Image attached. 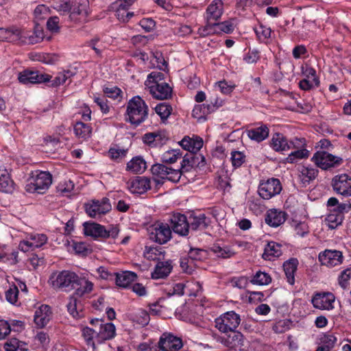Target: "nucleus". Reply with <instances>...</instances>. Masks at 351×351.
Returning a JSON list of instances; mask_svg holds the SVG:
<instances>
[{"label": "nucleus", "mask_w": 351, "mask_h": 351, "mask_svg": "<svg viewBox=\"0 0 351 351\" xmlns=\"http://www.w3.org/2000/svg\"><path fill=\"white\" fill-rule=\"evenodd\" d=\"M127 114L132 124L139 125L148 115V106L139 96L134 97L128 103Z\"/></svg>", "instance_id": "nucleus-1"}, {"label": "nucleus", "mask_w": 351, "mask_h": 351, "mask_svg": "<svg viewBox=\"0 0 351 351\" xmlns=\"http://www.w3.org/2000/svg\"><path fill=\"white\" fill-rule=\"evenodd\" d=\"M52 183V176L47 171H35L32 172L29 183L25 186L28 193L43 194Z\"/></svg>", "instance_id": "nucleus-2"}, {"label": "nucleus", "mask_w": 351, "mask_h": 351, "mask_svg": "<svg viewBox=\"0 0 351 351\" xmlns=\"http://www.w3.org/2000/svg\"><path fill=\"white\" fill-rule=\"evenodd\" d=\"M78 278L79 276L75 272L63 270L52 274L50 280L54 288L69 291L75 288V283L77 282Z\"/></svg>", "instance_id": "nucleus-3"}, {"label": "nucleus", "mask_w": 351, "mask_h": 351, "mask_svg": "<svg viewBox=\"0 0 351 351\" xmlns=\"http://www.w3.org/2000/svg\"><path fill=\"white\" fill-rule=\"evenodd\" d=\"M149 239L159 244H165L171 238V229L167 223L156 221L148 228Z\"/></svg>", "instance_id": "nucleus-4"}, {"label": "nucleus", "mask_w": 351, "mask_h": 351, "mask_svg": "<svg viewBox=\"0 0 351 351\" xmlns=\"http://www.w3.org/2000/svg\"><path fill=\"white\" fill-rule=\"evenodd\" d=\"M241 322L239 315L229 311L215 319V327L221 332L228 333L235 330Z\"/></svg>", "instance_id": "nucleus-5"}, {"label": "nucleus", "mask_w": 351, "mask_h": 351, "mask_svg": "<svg viewBox=\"0 0 351 351\" xmlns=\"http://www.w3.org/2000/svg\"><path fill=\"white\" fill-rule=\"evenodd\" d=\"M90 324L97 328V332L95 340L98 343H101L106 340L112 339L116 335V328L112 323H104L102 319H93Z\"/></svg>", "instance_id": "nucleus-6"}, {"label": "nucleus", "mask_w": 351, "mask_h": 351, "mask_svg": "<svg viewBox=\"0 0 351 351\" xmlns=\"http://www.w3.org/2000/svg\"><path fill=\"white\" fill-rule=\"evenodd\" d=\"M312 160L314 161L317 167L324 170L338 167L343 162L341 158L324 151L317 152L312 158Z\"/></svg>", "instance_id": "nucleus-7"}, {"label": "nucleus", "mask_w": 351, "mask_h": 351, "mask_svg": "<svg viewBox=\"0 0 351 351\" xmlns=\"http://www.w3.org/2000/svg\"><path fill=\"white\" fill-rule=\"evenodd\" d=\"M111 207L110 200L107 197H103L101 200H92L91 202L85 204L86 213L93 218L106 214L111 210Z\"/></svg>", "instance_id": "nucleus-8"}, {"label": "nucleus", "mask_w": 351, "mask_h": 351, "mask_svg": "<svg viewBox=\"0 0 351 351\" xmlns=\"http://www.w3.org/2000/svg\"><path fill=\"white\" fill-rule=\"evenodd\" d=\"M281 191L282 185L277 178H270L266 181H263L258 186L259 195L265 199H271L279 194Z\"/></svg>", "instance_id": "nucleus-9"}, {"label": "nucleus", "mask_w": 351, "mask_h": 351, "mask_svg": "<svg viewBox=\"0 0 351 351\" xmlns=\"http://www.w3.org/2000/svg\"><path fill=\"white\" fill-rule=\"evenodd\" d=\"M333 191L342 196H351V176L346 173L335 176L331 181Z\"/></svg>", "instance_id": "nucleus-10"}, {"label": "nucleus", "mask_w": 351, "mask_h": 351, "mask_svg": "<svg viewBox=\"0 0 351 351\" xmlns=\"http://www.w3.org/2000/svg\"><path fill=\"white\" fill-rule=\"evenodd\" d=\"M231 333L220 337L219 341L225 346L239 351H245L246 346L243 336L241 332L235 330L230 331Z\"/></svg>", "instance_id": "nucleus-11"}, {"label": "nucleus", "mask_w": 351, "mask_h": 351, "mask_svg": "<svg viewBox=\"0 0 351 351\" xmlns=\"http://www.w3.org/2000/svg\"><path fill=\"white\" fill-rule=\"evenodd\" d=\"M87 0H74L71 1V7L69 12V19L71 21H85L88 16Z\"/></svg>", "instance_id": "nucleus-12"}, {"label": "nucleus", "mask_w": 351, "mask_h": 351, "mask_svg": "<svg viewBox=\"0 0 351 351\" xmlns=\"http://www.w3.org/2000/svg\"><path fill=\"white\" fill-rule=\"evenodd\" d=\"M158 344L157 351H178L183 346L181 339L167 333L160 337Z\"/></svg>", "instance_id": "nucleus-13"}, {"label": "nucleus", "mask_w": 351, "mask_h": 351, "mask_svg": "<svg viewBox=\"0 0 351 351\" xmlns=\"http://www.w3.org/2000/svg\"><path fill=\"white\" fill-rule=\"evenodd\" d=\"M48 75L40 74L36 71L25 70L19 74V81L25 85L39 84L50 80Z\"/></svg>", "instance_id": "nucleus-14"}, {"label": "nucleus", "mask_w": 351, "mask_h": 351, "mask_svg": "<svg viewBox=\"0 0 351 351\" xmlns=\"http://www.w3.org/2000/svg\"><path fill=\"white\" fill-rule=\"evenodd\" d=\"M318 258L322 265L328 267L339 265L343 262L342 252L338 250H326L319 253Z\"/></svg>", "instance_id": "nucleus-15"}, {"label": "nucleus", "mask_w": 351, "mask_h": 351, "mask_svg": "<svg viewBox=\"0 0 351 351\" xmlns=\"http://www.w3.org/2000/svg\"><path fill=\"white\" fill-rule=\"evenodd\" d=\"M303 75L305 78L299 82L300 88L304 90H309L319 85V78L316 75V71L311 66H306L303 68Z\"/></svg>", "instance_id": "nucleus-16"}, {"label": "nucleus", "mask_w": 351, "mask_h": 351, "mask_svg": "<svg viewBox=\"0 0 351 351\" xmlns=\"http://www.w3.org/2000/svg\"><path fill=\"white\" fill-rule=\"evenodd\" d=\"M47 241V237L44 234H32L29 236L27 240L20 242L19 248L25 252L33 250L35 248L40 247Z\"/></svg>", "instance_id": "nucleus-17"}, {"label": "nucleus", "mask_w": 351, "mask_h": 351, "mask_svg": "<svg viewBox=\"0 0 351 351\" xmlns=\"http://www.w3.org/2000/svg\"><path fill=\"white\" fill-rule=\"evenodd\" d=\"M173 231L181 236H186L189 231V222L184 215L174 214L170 219Z\"/></svg>", "instance_id": "nucleus-18"}, {"label": "nucleus", "mask_w": 351, "mask_h": 351, "mask_svg": "<svg viewBox=\"0 0 351 351\" xmlns=\"http://www.w3.org/2000/svg\"><path fill=\"white\" fill-rule=\"evenodd\" d=\"M335 296L331 293H317L312 298V304L316 308L321 310H330L333 308Z\"/></svg>", "instance_id": "nucleus-19"}, {"label": "nucleus", "mask_w": 351, "mask_h": 351, "mask_svg": "<svg viewBox=\"0 0 351 351\" xmlns=\"http://www.w3.org/2000/svg\"><path fill=\"white\" fill-rule=\"evenodd\" d=\"M150 94L157 99H167L171 96L172 88L166 82L147 85Z\"/></svg>", "instance_id": "nucleus-20"}, {"label": "nucleus", "mask_w": 351, "mask_h": 351, "mask_svg": "<svg viewBox=\"0 0 351 351\" xmlns=\"http://www.w3.org/2000/svg\"><path fill=\"white\" fill-rule=\"evenodd\" d=\"M223 12V3L221 0H213L208 6L205 18L208 23H215L221 16Z\"/></svg>", "instance_id": "nucleus-21"}, {"label": "nucleus", "mask_w": 351, "mask_h": 351, "mask_svg": "<svg viewBox=\"0 0 351 351\" xmlns=\"http://www.w3.org/2000/svg\"><path fill=\"white\" fill-rule=\"evenodd\" d=\"M51 318V308L48 305H41L36 311L34 320L39 328H44Z\"/></svg>", "instance_id": "nucleus-22"}, {"label": "nucleus", "mask_w": 351, "mask_h": 351, "mask_svg": "<svg viewBox=\"0 0 351 351\" xmlns=\"http://www.w3.org/2000/svg\"><path fill=\"white\" fill-rule=\"evenodd\" d=\"M152 181L147 177H137L129 185L130 191L133 193L143 194L151 189Z\"/></svg>", "instance_id": "nucleus-23"}, {"label": "nucleus", "mask_w": 351, "mask_h": 351, "mask_svg": "<svg viewBox=\"0 0 351 351\" xmlns=\"http://www.w3.org/2000/svg\"><path fill=\"white\" fill-rule=\"evenodd\" d=\"M189 229L192 230H204L211 223V220L204 214L191 215L189 219Z\"/></svg>", "instance_id": "nucleus-24"}, {"label": "nucleus", "mask_w": 351, "mask_h": 351, "mask_svg": "<svg viewBox=\"0 0 351 351\" xmlns=\"http://www.w3.org/2000/svg\"><path fill=\"white\" fill-rule=\"evenodd\" d=\"M84 232L86 236L94 239L101 238L106 236V229L104 226L95 222H85L83 224Z\"/></svg>", "instance_id": "nucleus-25"}, {"label": "nucleus", "mask_w": 351, "mask_h": 351, "mask_svg": "<svg viewBox=\"0 0 351 351\" xmlns=\"http://www.w3.org/2000/svg\"><path fill=\"white\" fill-rule=\"evenodd\" d=\"M94 284L86 279L85 277L79 276L77 282L75 283V288L73 295L78 298H82L88 295L93 290Z\"/></svg>", "instance_id": "nucleus-26"}, {"label": "nucleus", "mask_w": 351, "mask_h": 351, "mask_svg": "<svg viewBox=\"0 0 351 351\" xmlns=\"http://www.w3.org/2000/svg\"><path fill=\"white\" fill-rule=\"evenodd\" d=\"M179 143L184 149L192 154L197 153L202 147L203 140L199 136L192 138L184 136Z\"/></svg>", "instance_id": "nucleus-27"}, {"label": "nucleus", "mask_w": 351, "mask_h": 351, "mask_svg": "<svg viewBox=\"0 0 351 351\" xmlns=\"http://www.w3.org/2000/svg\"><path fill=\"white\" fill-rule=\"evenodd\" d=\"M172 262L170 260L158 262L153 272L152 278L153 279L165 278L169 276L172 270Z\"/></svg>", "instance_id": "nucleus-28"}, {"label": "nucleus", "mask_w": 351, "mask_h": 351, "mask_svg": "<svg viewBox=\"0 0 351 351\" xmlns=\"http://www.w3.org/2000/svg\"><path fill=\"white\" fill-rule=\"evenodd\" d=\"M282 254V245L276 242L270 241L265 247L263 258L267 261H272L280 257Z\"/></svg>", "instance_id": "nucleus-29"}, {"label": "nucleus", "mask_w": 351, "mask_h": 351, "mask_svg": "<svg viewBox=\"0 0 351 351\" xmlns=\"http://www.w3.org/2000/svg\"><path fill=\"white\" fill-rule=\"evenodd\" d=\"M287 214L278 210H270L265 218V222L272 227H278L286 220Z\"/></svg>", "instance_id": "nucleus-30"}, {"label": "nucleus", "mask_w": 351, "mask_h": 351, "mask_svg": "<svg viewBox=\"0 0 351 351\" xmlns=\"http://www.w3.org/2000/svg\"><path fill=\"white\" fill-rule=\"evenodd\" d=\"M116 285L119 287L126 288L135 281L137 276L134 272L125 271L122 273H114Z\"/></svg>", "instance_id": "nucleus-31"}, {"label": "nucleus", "mask_w": 351, "mask_h": 351, "mask_svg": "<svg viewBox=\"0 0 351 351\" xmlns=\"http://www.w3.org/2000/svg\"><path fill=\"white\" fill-rule=\"evenodd\" d=\"M298 261L295 258H291L283 264V268L287 282L293 285L295 283V273L298 269Z\"/></svg>", "instance_id": "nucleus-32"}, {"label": "nucleus", "mask_w": 351, "mask_h": 351, "mask_svg": "<svg viewBox=\"0 0 351 351\" xmlns=\"http://www.w3.org/2000/svg\"><path fill=\"white\" fill-rule=\"evenodd\" d=\"M318 173L316 168L302 167L300 170L299 179L302 186H306L312 180L315 179Z\"/></svg>", "instance_id": "nucleus-33"}, {"label": "nucleus", "mask_w": 351, "mask_h": 351, "mask_svg": "<svg viewBox=\"0 0 351 351\" xmlns=\"http://www.w3.org/2000/svg\"><path fill=\"white\" fill-rule=\"evenodd\" d=\"M289 141L280 133L275 134L271 140V146L276 152H285L290 149Z\"/></svg>", "instance_id": "nucleus-34"}, {"label": "nucleus", "mask_w": 351, "mask_h": 351, "mask_svg": "<svg viewBox=\"0 0 351 351\" xmlns=\"http://www.w3.org/2000/svg\"><path fill=\"white\" fill-rule=\"evenodd\" d=\"M269 128L266 125L250 129L247 131V136L256 142H261L269 136Z\"/></svg>", "instance_id": "nucleus-35"}, {"label": "nucleus", "mask_w": 351, "mask_h": 351, "mask_svg": "<svg viewBox=\"0 0 351 351\" xmlns=\"http://www.w3.org/2000/svg\"><path fill=\"white\" fill-rule=\"evenodd\" d=\"M14 190V182L5 169H0V191L11 193Z\"/></svg>", "instance_id": "nucleus-36"}, {"label": "nucleus", "mask_w": 351, "mask_h": 351, "mask_svg": "<svg viewBox=\"0 0 351 351\" xmlns=\"http://www.w3.org/2000/svg\"><path fill=\"white\" fill-rule=\"evenodd\" d=\"M126 169L134 173H142L146 169V162L141 157H134L127 163Z\"/></svg>", "instance_id": "nucleus-37"}, {"label": "nucleus", "mask_w": 351, "mask_h": 351, "mask_svg": "<svg viewBox=\"0 0 351 351\" xmlns=\"http://www.w3.org/2000/svg\"><path fill=\"white\" fill-rule=\"evenodd\" d=\"M25 45H34L40 43L44 38L43 29L36 26L34 31L27 30L26 32Z\"/></svg>", "instance_id": "nucleus-38"}, {"label": "nucleus", "mask_w": 351, "mask_h": 351, "mask_svg": "<svg viewBox=\"0 0 351 351\" xmlns=\"http://www.w3.org/2000/svg\"><path fill=\"white\" fill-rule=\"evenodd\" d=\"M74 132L78 138L86 140L90 137L92 128L88 124L79 121L74 125Z\"/></svg>", "instance_id": "nucleus-39"}, {"label": "nucleus", "mask_w": 351, "mask_h": 351, "mask_svg": "<svg viewBox=\"0 0 351 351\" xmlns=\"http://www.w3.org/2000/svg\"><path fill=\"white\" fill-rule=\"evenodd\" d=\"M5 351H27V344L16 338H12L4 343Z\"/></svg>", "instance_id": "nucleus-40"}, {"label": "nucleus", "mask_w": 351, "mask_h": 351, "mask_svg": "<svg viewBox=\"0 0 351 351\" xmlns=\"http://www.w3.org/2000/svg\"><path fill=\"white\" fill-rule=\"evenodd\" d=\"M26 32L27 29L25 28L12 26L11 43L19 45H25Z\"/></svg>", "instance_id": "nucleus-41"}, {"label": "nucleus", "mask_w": 351, "mask_h": 351, "mask_svg": "<svg viewBox=\"0 0 351 351\" xmlns=\"http://www.w3.org/2000/svg\"><path fill=\"white\" fill-rule=\"evenodd\" d=\"M182 157L180 149H169L162 154L161 160L163 163L173 164Z\"/></svg>", "instance_id": "nucleus-42"}, {"label": "nucleus", "mask_w": 351, "mask_h": 351, "mask_svg": "<svg viewBox=\"0 0 351 351\" xmlns=\"http://www.w3.org/2000/svg\"><path fill=\"white\" fill-rule=\"evenodd\" d=\"M210 250L219 258H228L234 254V252L230 249V247L226 245L221 247L218 244H214L211 247Z\"/></svg>", "instance_id": "nucleus-43"}, {"label": "nucleus", "mask_w": 351, "mask_h": 351, "mask_svg": "<svg viewBox=\"0 0 351 351\" xmlns=\"http://www.w3.org/2000/svg\"><path fill=\"white\" fill-rule=\"evenodd\" d=\"M271 282V277L266 272L257 271L250 280V282L256 285H267Z\"/></svg>", "instance_id": "nucleus-44"}, {"label": "nucleus", "mask_w": 351, "mask_h": 351, "mask_svg": "<svg viewBox=\"0 0 351 351\" xmlns=\"http://www.w3.org/2000/svg\"><path fill=\"white\" fill-rule=\"evenodd\" d=\"M97 332V328H91L89 327H85L82 330L83 337L84 338L86 343L93 348H95L94 339H95Z\"/></svg>", "instance_id": "nucleus-45"}, {"label": "nucleus", "mask_w": 351, "mask_h": 351, "mask_svg": "<svg viewBox=\"0 0 351 351\" xmlns=\"http://www.w3.org/2000/svg\"><path fill=\"white\" fill-rule=\"evenodd\" d=\"M169 168L163 164L157 163L152 167L151 170L154 176H156L161 179H167Z\"/></svg>", "instance_id": "nucleus-46"}, {"label": "nucleus", "mask_w": 351, "mask_h": 351, "mask_svg": "<svg viewBox=\"0 0 351 351\" xmlns=\"http://www.w3.org/2000/svg\"><path fill=\"white\" fill-rule=\"evenodd\" d=\"M74 75L75 73L70 70L60 72L53 80L52 85L56 86H60V84L65 83L68 79H70Z\"/></svg>", "instance_id": "nucleus-47"}, {"label": "nucleus", "mask_w": 351, "mask_h": 351, "mask_svg": "<svg viewBox=\"0 0 351 351\" xmlns=\"http://www.w3.org/2000/svg\"><path fill=\"white\" fill-rule=\"evenodd\" d=\"M308 156V151L306 149H295L289 154L287 158V161L290 163L295 162L298 159L307 158Z\"/></svg>", "instance_id": "nucleus-48"}, {"label": "nucleus", "mask_w": 351, "mask_h": 351, "mask_svg": "<svg viewBox=\"0 0 351 351\" xmlns=\"http://www.w3.org/2000/svg\"><path fill=\"white\" fill-rule=\"evenodd\" d=\"M172 108L167 103H162L155 107L156 112L162 119H166L171 114Z\"/></svg>", "instance_id": "nucleus-49"}, {"label": "nucleus", "mask_w": 351, "mask_h": 351, "mask_svg": "<svg viewBox=\"0 0 351 351\" xmlns=\"http://www.w3.org/2000/svg\"><path fill=\"white\" fill-rule=\"evenodd\" d=\"M245 160V156L241 152L232 151L231 152V162L234 167H239Z\"/></svg>", "instance_id": "nucleus-50"}, {"label": "nucleus", "mask_w": 351, "mask_h": 351, "mask_svg": "<svg viewBox=\"0 0 351 351\" xmlns=\"http://www.w3.org/2000/svg\"><path fill=\"white\" fill-rule=\"evenodd\" d=\"M343 219V215L341 214H330L326 220L328 222V226L330 229H335L339 225H341Z\"/></svg>", "instance_id": "nucleus-51"}, {"label": "nucleus", "mask_w": 351, "mask_h": 351, "mask_svg": "<svg viewBox=\"0 0 351 351\" xmlns=\"http://www.w3.org/2000/svg\"><path fill=\"white\" fill-rule=\"evenodd\" d=\"M214 23V28L217 29L216 33H219V32H223L226 34H229L233 32L234 27L232 23L230 21H224L222 23H217V21Z\"/></svg>", "instance_id": "nucleus-52"}, {"label": "nucleus", "mask_w": 351, "mask_h": 351, "mask_svg": "<svg viewBox=\"0 0 351 351\" xmlns=\"http://www.w3.org/2000/svg\"><path fill=\"white\" fill-rule=\"evenodd\" d=\"M188 256L191 260L202 261L206 258V252L199 248H191L188 252Z\"/></svg>", "instance_id": "nucleus-53"}, {"label": "nucleus", "mask_w": 351, "mask_h": 351, "mask_svg": "<svg viewBox=\"0 0 351 351\" xmlns=\"http://www.w3.org/2000/svg\"><path fill=\"white\" fill-rule=\"evenodd\" d=\"M77 296L73 294L69 297V302L66 304L68 311L73 317H77L79 314L77 310Z\"/></svg>", "instance_id": "nucleus-54"}, {"label": "nucleus", "mask_w": 351, "mask_h": 351, "mask_svg": "<svg viewBox=\"0 0 351 351\" xmlns=\"http://www.w3.org/2000/svg\"><path fill=\"white\" fill-rule=\"evenodd\" d=\"M194 167V161L191 158V154H186L183 156V159L181 163V170L184 172L189 171L192 168Z\"/></svg>", "instance_id": "nucleus-55"}, {"label": "nucleus", "mask_w": 351, "mask_h": 351, "mask_svg": "<svg viewBox=\"0 0 351 351\" xmlns=\"http://www.w3.org/2000/svg\"><path fill=\"white\" fill-rule=\"evenodd\" d=\"M351 278V268L343 270L339 277V284L343 289H346L348 286V281Z\"/></svg>", "instance_id": "nucleus-56"}, {"label": "nucleus", "mask_w": 351, "mask_h": 351, "mask_svg": "<svg viewBox=\"0 0 351 351\" xmlns=\"http://www.w3.org/2000/svg\"><path fill=\"white\" fill-rule=\"evenodd\" d=\"M175 35L178 36H185L189 35L192 32L191 27L187 25H178L173 28Z\"/></svg>", "instance_id": "nucleus-57"}, {"label": "nucleus", "mask_w": 351, "mask_h": 351, "mask_svg": "<svg viewBox=\"0 0 351 351\" xmlns=\"http://www.w3.org/2000/svg\"><path fill=\"white\" fill-rule=\"evenodd\" d=\"M337 342V338L332 334H326L321 339L322 346L331 350Z\"/></svg>", "instance_id": "nucleus-58"}, {"label": "nucleus", "mask_w": 351, "mask_h": 351, "mask_svg": "<svg viewBox=\"0 0 351 351\" xmlns=\"http://www.w3.org/2000/svg\"><path fill=\"white\" fill-rule=\"evenodd\" d=\"M74 189V184L71 180L60 182L57 186L58 191L61 194L71 192Z\"/></svg>", "instance_id": "nucleus-59"}, {"label": "nucleus", "mask_w": 351, "mask_h": 351, "mask_svg": "<svg viewBox=\"0 0 351 351\" xmlns=\"http://www.w3.org/2000/svg\"><path fill=\"white\" fill-rule=\"evenodd\" d=\"M217 32V29L214 28L213 23H208L204 27H199L198 29V34L200 36L205 37L209 34H215Z\"/></svg>", "instance_id": "nucleus-60"}, {"label": "nucleus", "mask_w": 351, "mask_h": 351, "mask_svg": "<svg viewBox=\"0 0 351 351\" xmlns=\"http://www.w3.org/2000/svg\"><path fill=\"white\" fill-rule=\"evenodd\" d=\"M163 77L164 75L160 72H152L147 77V80L145 82V85L147 86V85L160 83V81L162 80Z\"/></svg>", "instance_id": "nucleus-61"}, {"label": "nucleus", "mask_w": 351, "mask_h": 351, "mask_svg": "<svg viewBox=\"0 0 351 351\" xmlns=\"http://www.w3.org/2000/svg\"><path fill=\"white\" fill-rule=\"evenodd\" d=\"M19 289L16 286L11 287L5 292L6 300L11 304H15L17 302Z\"/></svg>", "instance_id": "nucleus-62"}, {"label": "nucleus", "mask_w": 351, "mask_h": 351, "mask_svg": "<svg viewBox=\"0 0 351 351\" xmlns=\"http://www.w3.org/2000/svg\"><path fill=\"white\" fill-rule=\"evenodd\" d=\"M289 147L291 149H304V146L306 145V140L304 138H297L295 137L293 139L289 141Z\"/></svg>", "instance_id": "nucleus-63"}, {"label": "nucleus", "mask_w": 351, "mask_h": 351, "mask_svg": "<svg viewBox=\"0 0 351 351\" xmlns=\"http://www.w3.org/2000/svg\"><path fill=\"white\" fill-rule=\"evenodd\" d=\"M136 320L141 325H147L149 321V315L146 311L140 309L136 314Z\"/></svg>", "instance_id": "nucleus-64"}]
</instances>
